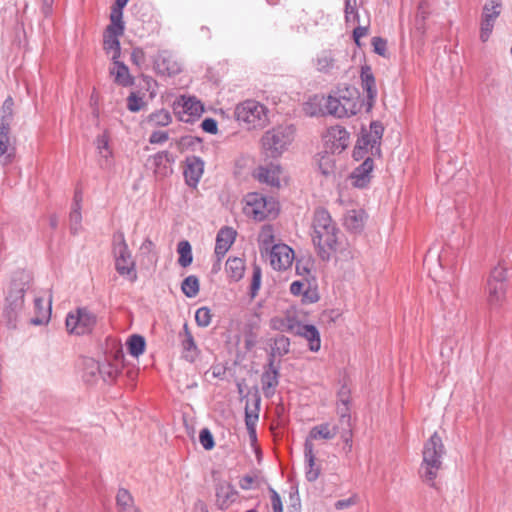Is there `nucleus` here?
Masks as SVG:
<instances>
[{
  "label": "nucleus",
  "mask_w": 512,
  "mask_h": 512,
  "mask_svg": "<svg viewBox=\"0 0 512 512\" xmlns=\"http://www.w3.org/2000/svg\"><path fill=\"white\" fill-rule=\"evenodd\" d=\"M110 74L114 82L120 86L129 87L134 84V77L130 74L128 67L118 59L113 60Z\"/></svg>",
  "instance_id": "26"
},
{
  "label": "nucleus",
  "mask_w": 512,
  "mask_h": 512,
  "mask_svg": "<svg viewBox=\"0 0 512 512\" xmlns=\"http://www.w3.org/2000/svg\"><path fill=\"white\" fill-rule=\"evenodd\" d=\"M238 492L234 486L228 482L218 483L216 486V497L221 503V508L228 507V505L236 500Z\"/></svg>",
  "instance_id": "27"
},
{
  "label": "nucleus",
  "mask_w": 512,
  "mask_h": 512,
  "mask_svg": "<svg viewBox=\"0 0 512 512\" xmlns=\"http://www.w3.org/2000/svg\"><path fill=\"white\" fill-rule=\"evenodd\" d=\"M245 212L256 221L275 218L279 213V202L272 196L253 192L246 196Z\"/></svg>",
  "instance_id": "6"
},
{
  "label": "nucleus",
  "mask_w": 512,
  "mask_h": 512,
  "mask_svg": "<svg viewBox=\"0 0 512 512\" xmlns=\"http://www.w3.org/2000/svg\"><path fill=\"white\" fill-rule=\"evenodd\" d=\"M131 60L137 66H141L142 64H144L145 54L143 50L139 48L134 49L131 54Z\"/></svg>",
  "instance_id": "61"
},
{
  "label": "nucleus",
  "mask_w": 512,
  "mask_h": 512,
  "mask_svg": "<svg viewBox=\"0 0 512 512\" xmlns=\"http://www.w3.org/2000/svg\"><path fill=\"white\" fill-rule=\"evenodd\" d=\"M305 477L307 481L314 482L321 473V466L316 462L313 444H304Z\"/></svg>",
  "instance_id": "23"
},
{
  "label": "nucleus",
  "mask_w": 512,
  "mask_h": 512,
  "mask_svg": "<svg viewBox=\"0 0 512 512\" xmlns=\"http://www.w3.org/2000/svg\"><path fill=\"white\" fill-rule=\"evenodd\" d=\"M384 127L380 121H372L370 130L362 131L361 137L357 140V144L353 150V158L356 161L365 160L366 157L381 156V139Z\"/></svg>",
  "instance_id": "5"
},
{
  "label": "nucleus",
  "mask_w": 512,
  "mask_h": 512,
  "mask_svg": "<svg viewBox=\"0 0 512 512\" xmlns=\"http://www.w3.org/2000/svg\"><path fill=\"white\" fill-rule=\"evenodd\" d=\"M162 66H164V70L162 69V75L165 71L168 76H173L182 70L181 63L176 59L175 55L168 51H164L162 53Z\"/></svg>",
  "instance_id": "32"
},
{
  "label": "nucleus",
  "mask_w": 512,
  "mask_h": 512,
  "mask_svg": "<svg viewBox=\"0 0 512 512\" xmlns=\"http://www.w3.org/2000/svg\"><path fill=\"white\" fill-rule=\"evenodd\" d=\"M344 1H345V8H344L345 22L347 24H349L351 21V14L353 12L358 11L357 10V0H344Z\"/></svg>",
  "instance_id": "58"
},
{
  "label": "nucleus",
  "mask_w": 512,
  "mask_h": 512,
  "mask_svg": "<svg viewBox=\"0 0 512 512\" xmlns=\"http://www.w3.org/2000/svg\"><path fill=\"white\" fill-rule=\"evenodd\" d=\"M324 138L332 154L341 153L349 145L350 134L344 127L336 125L327 130Z\"/></svg>",
  "instance_id": "16"
},
{
  "label": "nucleus",
  "mask_w": 512,
  "mask_h": 512,
  "mask_svg": "<svg viewBox=\"0 0 512 512\" xmlns=\"http://www.w3.org/2000/svg\"><path fill=\"white\" fill-rule=\"evenodd\" d=\"M10 148V129L7 126H0V158L4 156L5 163L12 161V155L8 153Z\"/></svg>",
  "instance_id": "36"
},
{
  "label": "nucleus",
  "mask_w": 512,
  "mask_h": 512,
  "mask_svg": "<svg viewBox=\"0 0 512 512\" xmlns=\"http://www.w3.org/2000/svg\"><path fill=\"white\" fill-rule=\"evenodd\" d=\"M123 31H124L123 23L111 22L110 25L106 29L105 35H110V36L113 35V36L119 37L120 35L123 34Z\"/></svg>",
  "instance_id": "59"
},
{
  "label": "nucleus",
  "mask_w": 512,
  "mask_h": 512,
  "mask_svg": "<svg viewBox=\"0 0 512 512\" xmlns=\"http://www.w3.org/2000/svg\"><path fill=\"white\" fill-rule=\"evenodd\" d=\"M290 351V339L284 335H280L274 339V345L271 348L269 359L275 361V356L282 357Z\"/></svg>",
  "instance_id": "35"
},
{
  "label": "nucleus",
  "mask_w": 512,
  "mask_h": 512,
  "mask_svg": "<svg viewBox=\"0 0 512 512\" xmlns=\"http://www.w3.org/2000/svg\"><path fill=\"white\" fill-rule=\"evenodd\" d=\"M311 263L309 260H297L296 261V273L300 276H304L306 279L311 275Z\"/></svg>",
  "instance_id": "52"
},
{
  "label": "nucleus",
  "mask_w": 512,
  "mask_h": 512,
  "mask_svg": "<svg viewBox=\"0 0 512 512\" xmlns=\"http://www.w3.org/2000/svg\"><path fill=\"white\" fill-rule=\"evenodd\" d=\"M358 503V496L353 494L347 499H341L335 502L334 507L336 510H343L350 508Z\"/></svg>",
  "instance_id": "53"
},
{
  "label": "nucleus",
  "mask_w": 512,
  "mask_h": 512,
  "mask_svg": "<svg viewBox=\"0 0 512 512\" xmlns=\"http://www.w3.org/2000/svg\"><path fill=\"white\" fill-rule=\"evenodd\" d=\"M258 477L256 475H245L239 481V486L243 490H249L254 484L258 485Z\"/></svg>",
  "instance_id": "56"
},
{
  "label": "nucleus",
  "mask_w": 512,
  "mask_h": 512,
  "mask_svg": "<svg viewBox=\"0 0 512 512\" xmlns=\"http://www.w3.org/2000/svg\"><path fill=\"white\" fill-rule=\"evenodd\" d=\"M128 109L132 112L141 110L144 106L142 98L138 97L136 93H131L127 99Z\"/></svg>",
  "instance_id": "50"
},
{
  "label": "nucleus",
  "mask_w": 512,
  "mask_h": 512,
  "mask_svg": "<svg viewBox=\"0 0 512 512\" xmlns=\"http://www.w3.org/2000/svg\"><path fill=\"white\" fill-rule=\"evenodd\" d=\"M269 492L273 512H283L282 500L278 492L271 487L269 488Z\"/></svg>",
  "instance_id": "54"
},
{
  "label": "nucleus",
  "mask_w": 512,
  "mask_h": 512,
  "mask_svg": "<svg viewBox=\"0 0 512 512\" xmlns=\"http://www.w3.org/2000/svg\"><path fill=\"white\" fill-rule=\"evenodd\" d=\"M116 502L118 506V512H139L138 509L133 505V499L130 493L126 489H119Z\"/></svg>",
  "instance_id": "34"
},
{
  "label": "nucleus",
  "mask_w": 512,
  "mask_h": 512,
  "mask_svg": "<svg viewBox=\"0 0 512 512\" xmlns=\"http://www.w3.org/2000/svg\"><path fill=\"white\" fill-rule=\"evenodd\" d=\"M438 297L444 309H448L449 306L454 305L456 291L453 285L450 282L445 283L438 291Z\"/></svg>",
  "instance_id": "38"
},
{
  "label": "nucleus",
  "mask_w": 512,
  "mask_h": 512,
  "mask_svg": "<svg viewBox=\"0 0 512 512\" xmlns=\"http://www.w3.org/2000/svg\"><path fill=\"white\" fill-rule=\"evenodd\" d=\"M13 107L14 101L12 97H8L0 110V126H7L10 128L12 118H13Z\"/></svg>",
  "instance_id": "42"
},
{
  "label": "nucleus",
  "mask_w": 512,
  "mask_h": 512,
  "mask_svg": "<svg viewBox=\"0 0 512 512\" xmlns=\"http://www.w3.org/2000/svg\"><path fill=\"white\" fill-rule=\"evenodd\" d=\"M145 348V340L140 335H132L127 340V349L129 353L134 356L138 357L144 352Z\"/></svg>",
  "instance_id": "44"
},
{
  "label": "nucleus",
  "mask_w": 512,
  "mask_h": 512,
  "mask_svg": "<svg viewBox=\"0 0 512 512\" xmlns=\"http://www.w3.org/2000/svg\"><path fill=\"white\" fill-rule=\"evenodd\" d=\"M200 290L199 279L195 275L187 276L181 283V291L188 298H194Z\"/></svg>",
  "instance_id": "37"
},
{
  "label": "nucleus",
  "mask_w": 512,
  "mask_h": 512,
  "mask_svg": "<svg viewBox=\"0 0 512 512\" xmlns=\"http://www.w3.org/2000/svg\"><path fill=\"white\" fill-rule=\"evenodd\" d=\"M36 318L32 320L34 324H42L48 322L51 315V300L48 298L44 300L42 298L35 299Z\"/></svg>",
  "instance_id": "31"
},
{
  "label": "nucleus",
  "mask_w": 512,
  "mask_h": 512,
  "mask_svg": "<svg viewBox=\"0 0 512 512\" xmlns=\"http://www.w3.org/2000/svg\"><path fill=\"white\" fill-rule=\"evenodd\" d=\"M201 128L207 133L216 134L218 131V124L213 118H205L201 123Z\"/></svg>",
  "instance_id": "57"
},
{
  "label": "nucleus",
  "mask_w": 512,
  "mask_h": 512,
  "mask_svg": "<svg viewBox=\"0 0 512 512\" xmlns=\"http://www.w3.org/2000/svg\"><path fill=\"white\" fill-rule=\"evenodd\" d=\"M365 213L362 210H351L345 216L344 225L352 232H360L364 227Z\"/></svg>",
  "instance_id": "30"
},
{
  "label": "nucleus",
  "mask_w": 512,
  "mask_h": 512,
  "mask_svg": "<svg viewBox=\"0 0 512 512\" xmlns=\"http://www.w3.org/2000/svg\"><path fill=\"white\" fill-rule=\"evenodd\" d=\"M502 4L500 0H487L483 6L481 27H480V39L482 42H486L494 28L496 19L501 13Z\"/></svg>",
  "instance_id": "12"
},
{
  "label": "nucleus",
  "mask_w": 512,
  "mask_h": 512,
  "mask_svg": "<svg viewBox=\"0 0 512 512\" xmlns=\"http://www.w3.org/2000/svg\"><path fill=\"white\" fill-rule=\"evenodd\" d=\"M104 49L107 52L112 51V60L119 59L121 54L120 42L118 37L113 35L104 36Z\"/></svg>",
  "instance_id": "45"
},
{
  "label": "nucleus",
  "mask_w": 512,
  "mask_h": 512,
  "mask_svg": "<svg viewBox=\"0 0 512 512\" xmlns=\"http://www.w3.org/2000/svg\"><path fill=\"white\" fill-rule=\"evenodd\" d=\"M507 288V268L499 264L487 280V301L491 308H499L505 302Z\"/></svg>",
  "instance_id": "8"
},
{
  "label": "nucleus",
  "mask_w": 512,
  "mask_h": 512,
  "mask_svg": "<svg viewBox=\"0 0 512 512\" xmlns=\"http://www.w3.org/2000/svg\"><path fill=\"white\" fill-rule=\"evenodd\" d=\"M97 148L99 150V153L104 157V158H109L111 157L112 155V152L109 148V144H108V140L106 138V136H101V137H98L97 139Z\"/></svg>",
  "instance_id": "55"
},
{
  "label": "nucleus",
  "mask_w": 512,
  "mask_h": 512,
  "mask_svg": "<svg viewBox=\"0 0 512 512\" xmlns=\"http://www.w3.org/2000/svg\"><path fill=\"white\" fill-rule=\"evenodd\" d=\"M274 228L270 224L262 226L258 235L259 249L262 255L267 254L274 244Z\"/></svg>",
  "instance_id": "29"
},
{
  "label": "nucleus",
  "mask_w": 512,
  "mask_h": 512,
  "mask_svg": "<svg viewBox=\"0 0 512 512\" xmlns=\"http://www.w3.org/2000/svg\"><path fill=\"white\" fill-rule=\"evenodd\" d=\"M235 237L236 231L231 227H222L218 231L214 250L218 261H220L230 249L235 241Z\"/></svg>",
  "instance_id": "22"
},
{
  "label": "nucleus",
  "mask_w": 512,
  "mask_h": 512,
  "mask_svg": "<svg viewBox=\"0 0 512 512\" xmlns=\"http://www.w3.org/2000/svg\"><path fill=\"white\" fill-rule=\"evenodd\" d=\"M267 254H269L270 265L278 271L289 268L294 260V251L286 244L273 245Z\"/></svg>",
  "instance_id": "14"
},
{
  "label": "nucleus",
  "mask_w": 512,
  "mask_h": 512,
  "mask_svg": "<svg viewBox=\"0 0 512 512\" xmlns=\"http://www.w3.org/2000/svg\"><path fill=\"white\" fill-rule=\"evenodd\" d=\"M281 329L304 337L308 341L309 349L312 352H317L320 350V333L314 325L301 324L296 319L288 317L285 322H282Z\"/></svg>",
  "instance_id": "10"
},
{
  "label": "nucleus",
  "mask_w": 512,
  "mask_h": 512,
  "mask_svg": "<svg viewBox=\"0 0 512 512\" xmlns=\"http://www.w3.org/2000/svg\"><path fill=\"white\" fill-rule=\"evenodd\" d=\"M294 139V129L291 125H280L264 133L261 137L262 152L267 158L280 157Z\"/></svg>",
  "instance_id": "4"
},
{
  "label": "nucleus",
  "mask_w": 512,
  "mask_h": 512,
  "mask_svg": "<svg viewBox=\"0 0 512 512\" xmlns=\"http://www.w3.org/2000/svg\"><path fill=\"white\" fill-rule=\"evenodd\" d=\"M199 441L205 450H212L215 446L214 437L208 428H203L200 431Z\"/></svg>",
  "instance_id": "48"
},
{
  "label": "nucleus",
  "mask_w": 512,
  "mask_h": 512,
  "mask_svg": "<svg viewBox=\"0 0 512 512\" xmlns=\"http://www.w3.org/2000/svg\"><path fill=\"white\" fill-rule=\"evenodd\" d=\"M372 46H373V51L382 56V57H386V54H387V41L382 38V37H373L372 38Z\"/></svg>",
  "instance_id": "49"
},
{
  "label": "nucleus",
  "mask_w": 512,
  "mask_h": 512,
  "mask_svg": "<svg viewBox=\"0 0 512 512\" xmlns=\"http://www.w3.org/2000/svg\"><path fill=\"white\" fill-rule=\"evenodd\" d=\"M177 252L179 253L178 263L180 266L187 267L192 263V248L188 241H180L178 243Z\"/></svg>",
  "instance_id": "39"
},
{
  "label": "nucleus",
  "mask_w": 512,
  "mask_h": 512,
  "mask_svg": "<svg viewBox=\"0 0 512 512\" xmlns=\"http://www.w3.org/2000/svg\"><path fill=\"white\" fill-rule=\"evenodd\" d=\"M5 317L7 318V325L14 328L16 326L17 312L13 309H7L5 311Z\"/></svg>",
  "instance_id": "63"
},
{
  "label": "nucleus",
  "mask_w": 512,
  "mask_h": 512,
  "mask_svg": "<svg viewBox=\"0 0 512 512\" xmlns=\"http://www.w3.org/2000/svg\"><path fill=\"white\" fill-rule=\"evenodd\" d=\"M337 403H340L341 405H346V404H350L351 403V390L350 388L346 385V384H343L338 393H337Z\"/></svg>",
  "instance_id": "51"
},
{
  "label": "nucleus",
  "mask_w": 512,
  "mask_h": 512,
  "mask_svg": "<svg viewBox=\"0 0 512 512\" xmlns=\"http://www.w3.org/2000/svg\"><path fill=\"white\" fill-rule=\"evenodd\" d=\"M446 453L442 438L437 432L424 443L422 451V463L419 469L421 479L431 487H436L435 479L443 466V456Z\"/></svg>",
  "instance_id": "3"
},
{
  "label": "nucleus",
  "mask_w": 512,
  "mask_h": 512,
  "mask_svg": "<svg viewBox=\"0 0 512 512\" xmlns=\"http://www.w3.org/2000/svg\"><path fill=\"white\" fill-rule=\"evenodd\" d=\"M113 253L115 257L116 270L121 275H132L135 263L125 242L124 235L121 233L113 236Z\"/></svg>",
  "instance_id": "9"
},
{
  "label": "nucleus",
  "mask_w": 512,
  "mask_h": 512,
  "mask_svg": "<svg viewBox=\"0 0 512 512\" xmlns=\"http://www.w3.org/2000/svg\"><path fill=\"white\" fill-rule=\"evenodd\" d=\"M259 403L260 399L258 398L255 402L254 409H250L248 403L245 407V425L247 430H250L252 433H254V428H256L259 419Z\"/></svg>",
  "instance_id": "41"
},
{
  "label": "nucleus",
  "mask_w": 512,
  "mask_h": 512,
  "mask_svg": "<svg viewBox=\"0 0 512 512\" xmlns=\"http://www.w3.org/2000/svg\"><path fill=\"white\" fill-rule=\"evenodd\" d=\"M212 319L211 310L208 307H200L195 313V321L199 327H207Z\"/></svg>",
  "instance_id": "46"
},
{
  "label": "nucleus",
  "mask_w": 512,
  "mask_h": 512,
  "mask_svg": "<svg viewBox=\"0 0 512 512\" xmlns=\"http://www.w3.org/2000/svg\"><path fill=\"white\" fill-rule=\"evenodd\" d=\"M179 340L182 359L192 364L196 363L200 358L201 351L198 348L187 323H184L183 330L179 333Z\"/></svg>",
  "instance_id": "15"
},
{
  "label": "nucleus",
  "mask_w": 512,
  "mask_h": 512,
  "mask_svg": "<svg viewBox=\"0 0 512 512\" xmlns=\"http://www.w3.org/2000/svg\"><path fill=\"white\" fill-rule=\"evenodd\" d=\"M360 79L361 87L366 92V100L364 101L366 111L369 112L373 108L378 94L376 79L370 65L361 66Z\"/></svg>",
  "instance_id": "17"
},
{
  "label": "nucleus",
  "mask_w": 512,
  "mask_h": 512,
  "mask_svg": "<svg viewBox=\"0 0 512 512\" xmlns=\"http://www.w3.org/2000/svg\"><path fill=\"white\" fill-rule=\"evenodd\" d=\"M338 430L339 428L337 425H330V423L327 422L316 425L310 429L304 444H313L314 440L319 439L332 440L338 434Z\"/></svg>",
  "instance_id": "24"
},
{
  "label": "nucleus",
  "mask_w": 512,
  "mask_h": 512,
  "mask_svg": "<svg viewBox=\"0 0 512 512\" xmlns=\"http://www.w3.org/2000/svg\"><path fill=\"white\" fill-rule=\"evenodd\" d=\"M364 101L360 99L358 89L351 85L336 87L327 97L325 113L336 118L351 117L360 112Z\"/></svg>",
  "instance_id": "2"
},
{
  "label": "nucleus",
  "mask_w": 512,
  "mask_h": 512,
  "mask_svg": "<svg viewBox=\"0 0 512 512\" xmlns=\"http://www.w3.org/2000/svg\"><path fill=\"white\" fill-rule=\"evenodd\" d=\"M337 413L340 418L341 423H345L348 427L347 431H344L342 437L344 438V441L348 443L351 438V416H350V404L341 405L340 403H337Z\"/></svg>",
  "instance_id": "40"
},
{
  "label": "nucleus",
  "mask_w": 512,
  "mask_h": 512,
  "mask_svg": "<svg viewBox=\"0 0 512 512\" xmlns=\"http://www.w3.org/2000/svg\"><path fill=\"white\" fill-rule=\"evenodd\" d=\"M281 166L275 163H269L259 166L254 171V177L260 182L271 187H280Z\"/></svg>",
  "instance_id": "19"
},
{
  "label": "nucleus",
  "mask_w": 512,
  "mask_h": 512,
  "mask_svg": "<svg viewBox=\"0 0 512 512\" xmlns=\"http://www.w3.org/2000/svg\"><path fill=\"white\" fill-rule=\"evenodd\" d=\"M458 253L450 246L443 248L438 255L439 266L443 269L449 270L452 274L456 271L458 264Z\"/></svg>",
  "instance_id": "28"
},
{
  "label": "nucleus",
  "mask_w": 512,
  "mask_h": 512,
  "mask_svg": "<svg viewBox=\"0 0 512 512\" xmlns=\"http://www.w3.org/2000/svg\"><path fill=\"white\" fill-rule=\"evenodd\" d=\"M235 117L249 130L263 128L268 122L266 107L254 100L238 104L235 108Z\"/></svg>",
  "instance_id": "7"
},
{
  "label": "nucleus",
  "mask_w": 512,
  "mask_h": 512,
  "mask_svg": "<svg viewBox=\"0 0 512 512\" xmlns=\"http://www.w3.org/2000/svg\"><path fill=\"white\" fill-rule=\"evenodd\" d=\"M226 271L231 279L239 281L244 275V261L238 257L228 258L226 261Z\"/></svg>",
  "instance_id": "33"
},
{
  "label": "nucleus",
  "mask_w": 512,
  "mask_h": 512,
  "mask_svg": "<svg viewBox=\"0 0 512 512\" xmlns=\"http://www.w3.org/2000/svg\"><path fill=\"white\" fill-rule=\"evenodd\" d=\"M124 7H120L118 5H114L112 7V10H111V15H110V20L111 22H119V23H123L122 22V10H123Z\"/></svg>",
  "instance_id": "62"
},
{
  "label": "nucleus",
  "mask_w": 512,
  "mask_h": 512,
  "mask_svg": "<svg viewBox=\"0 0 512 512\" xmlns=\"http://www.w3.org/2000/svg\"><path fill=\"white\" fill-rule=\"evenodd\" d=\"M315 65L318 72L323 74H333L339 70L338 60L335 58L331 50L321 51L315 59Z\"/></svg>",
  "instance_id": "25"
},
{
  "label": "nucleus",
  "mask_w": 512,
  "mask_h": 512,
  "mask_svg": "<svg viewBox=\"0 0 512 512\" xmlns=\"http://www.w3.org/2000/svg\"><path fill=\"white\" fill-rule=\"evenodd\" d=\"M318 167L322 175L330 176L335 173V160L332 153L326 152L318 160Z\"/></svg>",
  "instance_id": "43"
},
{
  "label": "nucleus",
  "mask_w": 512,
  "mask_h": 512,
  "mask_svg": "<svg viewBox=\"0 0 512 512\" xmlns=\"http://www.w3.org/2000/svg\"><path fill=\"white\" fill-rule=\"evenodd\" d=\"M374 169V161L370 156L366 157L365 160L356 167L352 174L351 179L353 185L357 188H365L371 181L372 171Z\"/></svg>",
  "instance_id": "21"
},
{
  "label": "nucleus",
  "mask_w": 512,
  "mask_h": 512,
  "mask_svg": "<svg viewBox=\"0 0 512 512\" xmlns=\"http://www.w3.org/2000/svg\"><path fill=\"white\" fill-rule=\"evenodd\" d=\"M174 111L185 122H190L195 117L201 116L204 111L202 103L195 97L181 96L174 102Z\"/></svg>",
  "instance_id": "13"
},
{
  "label": "nucleus",
  "mask_w": 512,
  "mask_h": 512,
  "mask_svg": "<svg viewBox=\"0 0 512 512\" xmlns=\"http://www.w3.org/2000/svg\"><path fill=\"white\" fill-rule=\"evenodd\" d=\"M262 390L265 397L270 398L275 394L276 387L279 384V370L274 365V360L269 359L261 375Z\"/></svg>",
  "instance_id": "20"
},
{
  "label": "nucleus",
  "mask_w": 512,
  "mask_h": 512,
  "mask_svg": "<svg viewBox=\"0 0 512 512\" xmlns=\"http://www.w3.org/2000/svg\"><path fill=\"white\" fill-rule=\"evenodd\" d=\"M95 316L85 308L70 312L66 318V328L70 334L83 335L89 333L94 325Z\"/></svg>",
  "instance_id": "11"
},
{
  "label": "nucleus",
  "mask_w": 512,
  "mask_h": 512,
  "mask_svg": "<svg viewBox=\"0 0 512 512\" xmlns=\"http://www.w3.org/2000/svg\"><path fill=\"white\" fill-rule=\"evenodd\" d=\"M303 288H304V283L303 282H301V281H294L290 285V292L293 295L298 296V295L302 294Z\"/></svg>",
  "instance_id": "64"
},
{
  "label": "nucleus",
  "mask_w": 512,
  "mask_h": 512,
  "mask_svg": "<svg viewBox=\"0 0 512 512\" xmlns=\"http://www.w3.org/2000/svg\"><path fill=\"white\" fill-rule=\"evenodd\" d=\"M261 277H262V271L261 268L258 265H254L253 267V275L250 285V297L253 299L256 297L260 286H261Z\"/></svg>",
  "instance_id": "47"
},
{
  "label": "nucleus",
  "mask_w": 512,
  "mask_h": 512,
  "mask_svg": "<svg viewBox=\"0 0 512 512\" xmlns=\"http://www.w3.org/2000/svg\"><path fill=\"white\" fill-rule=\"evenodd\" d=\"M311 239L317 255L329 261L343 246V234L327 209L317 207L311 222Z\"/></svg>",
  "instance_id": "1"
},
{
  "label": "nucleus",
  "mask_w": 512,
  "mask_h": 512,
  "mask_svg": "<svg viewBox=\"0 0 512 512\" xmlns=\"http://www.w3.org/2000/svg\"><path fill=\"white\" fill-rule=\"evenodd\" d=\"M204 171V162L200 157L191 156L186 158V165L183 171L186 184L196 188Z\"/></svg>",
  "instance_id": "18"
},
{
  "label": "nucleus",
  "mask_w": 512,
  "mask_h": 512,
  "mask_svg": "<svg viewBox=\"0 0 512 512\" xmlns=\"http://www.w3.org/2000/svg\"><path fill=\"white\" fill-rule=\"evenodd\" d=\"M368 26H357L353 30V39L357 46H360V38L368 34Z\"/></svg>",
  "instance_id": "60"
}]
</instances>
